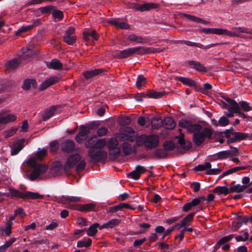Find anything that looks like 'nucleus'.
<instances>
[{
	"mask_svg": "<svg viewBox=\"0 0 252 252\" xmlns=\"http://www.w3.org/2000/svg\"><path fill=\"white\" fill-rule=\"evenodd\" d=\"M29 166L32 168L30 175V179L32 181L38 179L39 176L46 171L48 166L45 164H39L37 163L34 158H31L27 161Z\"/></svg>",
	"mask_w": 252,
	"mask_h": 252,
	"instance_id": "7ed1b4c3",
	"label": "nucleus"
},
{
	"mask_svg": "<svg viewBox=\"0 0 252 252\" xmlns=\"http://www.w3.org/2000/svg\"><path fill=\"white\" fill-rule=\"evenodd\" d=\"M175 123L173 119L167 117L164 119V127L166 129H171L175 126Z\"/></svg>",
	"mask_w": 252,
	"mask_h": 252,
	"instance_id": "79ce46f5",
	"label": "nucleus"
},
{
	"mask_svg": "<svg viewBox=\"0 0 252 252\" xmlns=\"http://www.w3.org/2000/svg\"><path fill=\"white\" fill-rule=\"evenodd\" d=\"M195 213H191L188 215L181 221L184 227L189 226L192 220L193 217L194 216Z\"/></svg>",
	"mask_w": 252,
	"mask_h": 252,
	"instance_id": "a18cd8bd",
	"label": "nucleus"
},
{
	"mask_svg": "<svg viewBox=\"0 0 252 252\" xmlns=\"http://www.w3.org/2000/svg\"><path fill=\"white\" fill-rule=\"evenodd\" d=\"M249 235L248 232H245L243 235H238L235 237V239L237 242L246 241L249 238Z\"/></svg>",
	"mask_w": 252,
	"mask_h": 252,
	"instance_id": "338daca9",
	"label": "nucleus"
},
{
	"mask_svg": "<svg viewBox=\"0 0 252 252\" xmlns=\"http://www.w3.org/2000/svg\"><path fill=\"white\" fill-rule=\"evenodd\" d=\"M102 69L97 68L91 70H88L84 72V75L86 79H90L97 75L101 73L103 71Z\"/></svg>",
	"mask_w": 252,
	"mask_h": 252,
	"instance_id": "cd10ccee",
	"label": "nucleus"
},
{
	"mask_svg": "<svg viewBox=\"0 0 252 252\" xmlns=\"http://www.w3.org/2000/svg\"><path fill=\"white\" fill-rule=\"evenodd\" d=\"M178 80L183 84L188 86H194L195 85V81L190 78L184 77H179Z\"/></svg>",
	"mask_w": 252,
	"mask_h": 252,
	"instance_id": "49530a36",
	"label": "nucleus"
},
{
	"mask_svg": "<svg viewBox=\"0 0 252 252\" xmlns=\"http://www.w3.org/2000/svg\"><path fill=\"white\" fill-rule=\"evenodd\" d=\"M138 54H145L148 53H153L159 52L162 51L159 48L153 47H137Z\"/></svg>",
	"mask_w": 252,
	"mask_h": 252,
	"instance_id": "393cba45",
	"label": "nucleus"
},
{
	"mask_svg": "<svg viewBox=\"0 0 252 252\" xmlns=\"http://www.w3.org/2000/svg\"><path fill=\"white\" fill-rule=\"evenodd\" d=\"M125 131V132L118 133L116 135L117 138L121 141H133L135 139L134 130L131 127H127Z\"/></svg>",
	"mask_w": 252,
	"mask_h": 252,
	"instance_id": "f8f14e48",
	"label": "nucleus"
},
{
	"mask_svg": "<svg viewBox=\"0 0 252 252\" xmlns=\"http://www.w3.org/2000/svg\"><path fill=\"white\" fill-rule=\"evenodd\" d=\"M74 32L75 28L73 27H69L65 32L63 37V41L69 45H73L76 40Z\"/></svg>",
	"mask_w": 252,
	"mask_h": 252,
	"instance_id": "9b49d317",
	"label": "nucleus"
},
{
	"mask_svg": "<svg viewBox=\"0 0 252 252\" xmlns=\"http://www.w3.org/2000/svg\"><path fill=\"white\" fill-rule=\"evenodd\" d=\"M95 206L96 205L94 203H90L83 205L69 204L68 208L82 212H87L94 211Z\"/></svg>",
	"mask_w": 252,
	"mask_h": 252,
	"instance_id": "ddd939ff",
	"label": "nucleus"
},
{
	"mask_svg": "<svg viewBox=\"0 0 252 252\" xmlns=\"http://www.w3.org/2000/svg\"><path fill=\"white\" fill-rule=\"evenodd\" d=\"M158 4L154 3H145L142 4H137L135 6L136 10L141 12L149 10L151 9L156 8Z\"/></svg>",
	"mask_w": 252,
	"mask_h": 252,
	"instance_id": "5701e85b",
	"label": "nucleus"
},
{
	"mask_svg": "<svg viewBox=\"0 0 252 252\" xmlns=\"http://www.w3.org/2000/svg\"><path fill=\"white\" fill-rule=\"evenodd\" d=\"M145 171L146 168L145 167L137 165L136 166L134 170L128 174V176L131 179L136 180L138 179L140 175L144 173Z\"/></svg>",
	"mask_w": 252,
	"mask_h": 252,
	"instance_id": "a211bd4d",
	"label": "nucleus"
},
{
	"mask_svg": "<svg viewBox=\"0 0 252 252\" xmlns=\"http://www.w3.org/2000/svg\"><path fill=\"white\" fill-rule=\"evenodd\" d=\"M125 207H127L126 203H120L118 205L110 207L109 209L108 212L110 213H114L120 210L123 208H125Z\"/></svg>",
	"mask_w": 252,
	"mask_h": 252,
	"instance_id": "c03bdc74",
	"label": "nucleus"
},
{
	"mask_svg": "<svg viewBox=\"0 0 252 252\" xmlns=\"http://www.w3.org/2000/svg\"><path fill=\"white\" fill-rule=\"evenodd\" d=\"M62 150L67 153H70L73 151L75 148V144L72 140H67L64 141L62 144Z\"/></svg>",
	"mask_w": 252,
	"mask_h": 252,
	"instance_id": "4be33fe9",
	"label": "nucleus"
},
{
	"mask_svg": "<svg viewBox=\"0 0 252 252\" xmlns=\"http://www.w3.org/2000/svg\"><path fill=\"white\" fill-rule=\"evenodd\" d=\"M225 135L227 138V143L230 144L246 139L248 137L249 134L230 130L226 131Z\"/></svg>",
	"mask_w": 252,
	"mask_h": 252,
	"instance_id": "6e6552de",
	"label": "nucleus"
},
{
	"mask_svg": "<svg viewBox=\"0 0 252 252\" xmlns=\"http://www.w3.org/2000/svg\"><path fill=\"white\" fill-rule=\"evenodd\" d=\"M47 154V151L45 149H40L38 148L37 152L36 154L35 157L34 158L35 159L36 161L37 160H41L43 159V158L46 156Z\"/></svg>",
	"mask_w": 252,
	"mask_h": 252,
	"instance_id": "58836bf2",
	"label": "nucleus"
},
{
	"mask_svg": "<svg viewBox=\"0 0 252 252\" xmlns=\"http://www.w3.org/2000/svg\"><path fill=\"white\" fill-rule=\"evenodd\" d=\"M229 187L226 186H218L214 189V192L220 195L221 194L227 195L230 193Z\"/></svg>",
	"mask_w": 252,
	"mask_h": 252,
	"instance_id": "c85d7f7f",
	"label": "nucleus"
},
{
	"mask_svg": "<svg viewBox=\"0 0 252 252\" xmlns=\"http://www.w3.org/2000/svg\"><path fill=\"white\" fill-rule=\"evenodd\" d=\"M35 83V81L34 80L27 79L24 81L22 87L24 90H28L30 89L32 86H33Z\"/></svg>",
	"mask_w": 252,
	"mask_h": 252,
	"instance_id": "864d4df0",
	"label": "nucleus"
},
{
	"mask_svg": "<svg viewBox=\"0 0 252 252\" xmlns=\"http://www.w3.org/2000/svg\"><path fill=\"white\" fill-rule=\"evenodd\" d=\"M107 147L110 151V154L114 158L120 156L121 149L118 146V142L116 137L110 138L107 143Z\"/></svg>",
	"mask_w": 252,
	"mask_h": 252,
	"instance_id": "1a4fd4ad",
	"label": "nucleus"
},
{
	"mask_svg": "<svg viewBox=\"0 0 252 252\" xmlns=\"http://www.w3.org/2000/svg\"><path fill=\"white\" fill-rule=\"evenodd\" d=\"M85 165V161L84 160H81L80 155L76 154L71 155L67 158V161L63 168L65 170H67L75 166L76 171L79 172L84 170Z\"/></svg>",
	"mask_w": 252,
	"mask_h": 252,
	"instance_id": "20e7f679",
	"label": "nucleus"
},
{
	"mask_svg": "<svg viewBox=\"0 0 252 252\" xmlns=\"http://www.w3.org/2000/svg\"><path fill=\"white\" fill-rule=\"evenodd\" d=\"M12 224V222H11L10 221H7L5 223V228L2 229L3 233H4L6 236H9L11 234Z\"/></svg>",
	"mask_w": 252,
	"mask_h": 252,
	"instance_id": "603ef678",
	"label": "nucleus"
},
{
	"mask_svg": "<svg viewBox=\"0 0 252 252\" xmlns=\"http://www.w3.org/2000/svg\"><path fill=\"white\" fill-rule=\"evenodd\" d=\"M134 54H138L137 47L129 48L126 50L121 51L118 56L121 58H126Z\"/></svg>",
	"mask_w": 252,
	"mask_h": 252,
	"instance_id": "6ab92c4d",
	"label": "nucleus"
},
{
	"mask_svg": "<svg viewBox=\"0 0 252 252\" xmlns=\"http://www.w3.org/2000/svg\"><path fill=\"white\" fill-rule=\"evenodd\" d=\"M185 17H187L188 19H189L191 21H194L196 23H202L203 24H206L207 22L204 20L199 18L198 17H195L194 16L189 15V14H186Z\"/></svg>",
	"mask_w": 252,
	"mask_h": 252,
	"instance_id": "3c124183",
	"label": "nucleus"
},
{
	"mask_svg": "<svg viewBox=\"0 0 252 252\" xmlns=\"http://www.w3.org/2000/svg\"><path fill=\"white\" fill-rule=\"evenodd\" d=\"M2 194L7 197L20 198L23 199H42L43 198V195L39 194L38 193L28 191H21L12 188L9 189L8 192H4L2 193Z\"/></svg>",
	"mask_w": 252,
	"mask_h": 252,
	"instance_id": "f03ea898",
	"label": "nucleus"
},
{
	"mask_svg": "<svg viewBox=\"0 0 252 252\" xmlns=\"http://www.w3.org/2000/svg\"><path fill=\"white\" fill-rule=\"evenodd\" d=\"M90 129L88 127H83L75 137V140L79 143H82L86 139L87 135L89 133Z\"/></svg>",
	"mask_w": 252,
	"mask_h": 252,
	"instance_id": "b1692460",
	"label": "nucleus"
},
{
	"mask_svg": "<svg viewBox=\"0 0 252 252\" xmlns=\"http://www.w3.org/2000/svg\"><path fill=\"white\" fill-rule=\"evenodd\" d=\"M59 81V78L56 76H52L50 78L46 79L39 86V89L41 90H44L47 89L49 86L54 84L58 82Z\"/></svg>",
	"mask_w": 252,
	"mask_h": 252,
	"instance_id": "aec40b11",
	"label": "nucleus"
},
{
	"mask_svg": "<svg viewBox=\"0 0 252 252\" xmlns=\"http://www.w3.org/2000/svg\"><path fill=\"white\" fill-rule=\"evenodd\" d=\"M22 55L18 59L16 58L12 60L5 64V67L7 70H13L17 68L22 60L30 59L32 55V51L29 48H25L22 49Z\"/></svg>",
	"mask_w": 252,
	"mask_h": 252,
	"instance_id": "39448f33",
	"label": "nucleus"
},
{
	"mask_svg": "<svg viewBox=\"0 0 252 252\" xmlns=\"http://www.w3.org/2000/svg\"><path fill=\"white\" fill-rule=\"evenodd\" d=\"M249 219L246 217H243L238 216L237 217V220L238 221L236 222V225L235 227L236 229L239 228L243 223H246L248 221Z\"/></svg>",
	"mask_w": 252,
	"mask_h": 252,
	"instance_id": "09e8293b",
	"label": "nucleus"
},
{
	"mask_svg": "<svg viewBox=\"0 0 252 252\" xmlns=\"http://www.w3.org/2000/svg\"><path fill=\"white\" fill-rule=\"evenodd\" d=\"M119 223L120 220L118 219H113L100 226L99 229H102L103 228H111L118 225L119 224Z\"/></svg>",
	"mask_w": 252,
	"mask_h": 252,
	"instance_id": "bb28decb",
	"label": "nucleus"
},
{
	"mask_svg": "<svg viewBox=\"0 0 252 252\" xmlns=\"http://www.w3.org/2000/svg\"><path fill=\"white\" fill-rule=\"evenodd\" d=\"M88 156L92 161H98L106 157V153L97 149H90L89 151Z\"/></svg>",
	"mask_w": 252,
	"mask_h": 252,
	"instance_id": "4468645a",
	"label": "nucleus"
},
{
	"mask_svg": "<svg viewBox=\"0 0 252 252\" xmlns=\"http://www.w3.org/2000/svg\"><path fill=\"white\" fill-rule=\"evenodd\" d=\"M92 244V240L89 238H85L81 240L78 241L77 243L78 248L89 247Z\"/></svg>",
	"mask_w": 252,
	"mask_h": 252,
	"instance_id": "f704fd0d",
	"label": "nucleus"
},
{
	"mask_svg": "<svg viewBox=\"0 0 252 252\" xmlns=\"http://www.w3.org/2000/svg\"><path fill=\"white\" fill-rule=\"evenodd\" d=\"M164 149L166 151L172 150L174 148V144L172 141H165L164 143Z\"/></svg>",
	"mask_w": 252,
	"mask_h": 252,
	"instance_id": "e2e57ef3",
	"label": "nucleus"
},
{
	"mask_svg": "<svg viewBox=\"0 0 252 252\" xmlns=\"http://www.w3.org/2000/svg\"><path fill=\"white\" fill-rule=\"evenodd\" d=\"M178 142L180 146L185 149L188 150L191 147L190 142L185 140L183 134H181L178 137Z\"/></svg>",
	"mask_w": 252,
	"mask_h": 252,
	"instance_id": "7c9ffc66",
	"label": "nucleus"
},
{
	"mask_svg": "<svg viewBox=\"0 0 252 252\" xmlns=\"http://www.w3.org/2000/svg\"><path fill=\"white\" fill-rule=\"evenodd\" d=\"M202 31L206 34H216L218 35H222L223 29L221 28H204Z\"/></svg>",
	"mask_w": 252,
	"mask_h": 252,
	"instance_id": "c756f323",
	"label": "nucleus"
},
{
	"mask_svg": "<svg viewBox=\"0 0 252 252\" xmlns=\"http://www.w3.org/2000/svg\"><path fill=\"white\" fill-rule=\"evenodd\" d=\"M52 16L55 19L60 21L63 18V13L59 10H54L52 12Z\"/></svg>",
	"mask_w": 252,
	"mask_h": 252,
	"instance_id": "bf43d9fd",
	"label": "nucleus"
},
{
	"mask_svg": "<svg viewBox=\"0 0 252 252\" xmlns=\"http://www.w3.org/2000/svg\"><path fill=\"white\" fill-rule=\"evenodd\" d=\"M56 110V106H52L50 108L47 109L43 115L42 119L43 121H46L51 118L54 114Z\"/></svg>",
	"mask_w": 252,
	"mask_h": 252,
	"instance_id": "2f4dec72",
	"label": "nucleus"
},
{
	"mask_svg": "<svg viewBox=\"0 0 252 252\" xmlns=\"http://www.w3.org/2000/svg\"><path fill=\"white\" fill-rule=\"evenodd\" d=\"M47 65L49 68L54 69H61L63 66L62 63L59 60L57 59L52 60L51 62Z\"/></svg>",
	"mask_w": 252,
	"mask_h": 252,
	"instance_id": "72a5a7b5",
	"label": "nucleus"
},
{
	"mask_svg": "<svg viewBox=\"0 0 252 252\" xmlns=\"http://www.w3.org/2000/svg\"><path fill=\"white\" fill-rule=\"evenodd\" d=\"M228 151H223L214 155V157L217 159H223L229 158Z\"/></svg>",
	"mask_w": 252,
	"mask_h": 252,
	"instance_id": "8fccbe9b",
	"label": "nucleus"
},
{
	"mask_svg": "<svg viewBox=\"0 0 252 252\" xmlns=\"http://www.w3.org/2000/svg\"><path fill=\"white\" fill-rule=\"evenodd\" d=\"M205 198L204 196H200L194 198L191 202L186 203L182 208V210L184 212H188L193 207L198 205L200 202L204 201Z\"/></svg>",
	"mask_w": 252,
	"mask_h": 252,
	"instance_id": "2eb2a0df",
	"label": "nucleus"
},
{
	"mask_svg": "<svg viewBox=\"0 0 252 252\" xmlns=\"http://www.w3.org/2000/svg\"><path fill=\"white\" fill-rule=\"evenodd\" d=\"M189 64L190 66H192L194 69L198 71L203 72L207 71L206 68L199 62L191 61L189 62Z\"/></svg>",
	"mask_w": 252,
	"mask_h": 252,
	"instance_id": "a878e982",
	"label": "nucleus"
},
{
	"mask_svg": "<svg viewBox=\"0 0 252 252\" xmlns=\"http://www.w3.org/2000/svg\"><path fill=\"white\" fill-rule=\"evenodd\" d=\"M179 126L190 132L193 133V141L197 146L202 144L205 139H210L213 134L211 128L202 127L198 124H192L186 120H181L179 122Z\"/></svg>",
	"mask_w": 252,
	"mask_h": 252,
	"instance_id": "f257e3e1",
	"label": "nucleus"
},
{
	"mask_svg": "<svg viewBox=\"0 0 252 252\" xmlns=\"http://www.w3.org/2000/svg\"><path fill=\"white\" fill-rule=\"evenodd\" d=\"M247 187L248 186L247 185H241L240 184H237L233 187H229V191H230V193L241 192L247 189Z\"/></svg>",
	"mask_w": 252,
	"mask_h": 252,
	"instance_id": "473e14b6",
	"label": "nucleus"
},
{
	"mask_svg": "<svg viewBox=\"0 0 252 252\" xmlns=\"http://www.w3.org/2000/svg\"><path fill=\"white\" fill-rule=\"evenodd\" d=\"M151 124L153 129H158L162 125V120L159 117H153L151 121Z\"/></svg>",
	"mask_w": 252,
	"mask_h": 252,
	"instance_id": "ea45409f",
	"label": "nucleus"
},
{
	"mask_svg": "<svg viewBox=\"0 0 252 252\" xmlns=\"http://www.w3.org/2000/svg\"><path fill=\"white\" fill-rule=\"evenodd\" d=\"M240 108L246 112H249L252 110V107L250 106L249 103L246 101H242L239 103Z\"/></svg>",
	"mask_w": 252,
	"mask_h": 252,
	"instance_id": "6e6d98bb",
	"label": "nucleus"
},
{
	"mask_svg": "<svg viewBox=\"0 0 252 252\" xmlns=\"http://www.w3.org/2000/svg\"><path fill=\"white\" fill-rule=\"evenodd\" d=\"M194 170L196 171H205L207 175H217L221 172V170L219 168L218 165L212 168V165L209 162H206L202 164H199L195 166L194 168Z\"/></svg>",
	"mask_w": 252,
	"mask_h": 252,
	"instance_id": "0eeeda50",
	"label": "nucleus"
},
{
	"mask_svg": "<svg viewBox=\"0 0 252 252\" xmlns=\"http://www.w3.org/2000/svg\"><path fill=\"white\" fill-rule=\"evenodd\" d=\"M84 39L86 41H88L90 40V37H92L94 39L97 40V36L96 34V32L95 31H84L83 32Z\"/></svg>",
	"mask_w": 252,
	"mask_h": 252,
	"instance_id": "4c0bfd02",
	"label": "nucleus"
},
{
	"mask_svg": "<svg viewBox=\"0 0 252 252\" xmlns=\"http://www.w3.org/2000/svg\"><path fill=\"white\" fill-rule=\"evenodd\" d=\"M225 101L226 107L228 110H232L235 113L238 111V109L240 108L239 105L234 100L229 98H226Z\"/></svg>",
	"mask_w": 252,
	"mask_h": 252,
	"instance_id": "412c9836",
	"label": "nucleus"
},
{
	"mask_svg": "<svg viewBox=\"0 0 252 252\" xmlns=\"http://www.w3.org/2000/svg\"><path fill=\"white\" fill-rule=\"evenodd\" d=\"M138 142L139 144H144L149 149L156 148L159 143L158 137L155 135H141L138 138Z\"/></svg>",
	"mask_w": 252,
	"mask_h": 252,
	"instance_id": "423d86ee",
	"label": "nucleus"
},
{
	"mask_svg": "<svg viewBox=\"0 0 252 252\" xmlns=\"http://www.w3.org/2000/svg\"><path fill=\"white\" fill-rule=\"evenodd\" d=\"M234 237V234H229L227 236L222 237L217 243V245L220 246L225 244V243L230 241Z\"/></svg>",
	"mask_w": 252,
	"mask_h": 252,
	"instance_id": "5fc2aeb1",
	"label": "nucleus"
},
{
	"mask_svg": "<svg viewBox=\"0 0 252 252\" xmlns=\"http://www.w3.org/2000/svg\"><path fill=\"white\" fill-rule=\"evenodd\" d=\"M97 138L95 137H92L89 139L85 143L87 148L94 149L95 147Z\"/></svg>",
	"mask_w": 252,
	"mask_h": 252,
	"instance_id": "de8ad7c7",
	"label": "nucleus"
},
{
	"mask_svg": "<svg viewBox=\"0 0 252 252\" xmlns=\"http://www.w3.org/2000/svg\"><path fill=\"white\" fill-rule=\"evenodd\" d=\"M106 141L105 139H97L95 148L101 149L103 148L106 145Z\"/></svg>",
	"mask_w": 252,
	"mask_h": 252,
	"instance_id": "0e129e2a",
	"label": "nucleus"
},
{
	"mask_svg": "<svg viewBox=\"0 0 252 252\" xmlns=\"http://www.w3.org/2000/svg\"><path fill=\"white\" fill-rule=\"evenodd\" d=\"M16 241L15 238H12L7 241L5 244L0 247V249L2 250H6L7 248L10 247Z\"/></svg>",
	"mask_w": 252,
	"mask_h": 252,
	"instance_id": "69168bd1",
	"label": "nucleus"
},
{
	"mask_svg": "<svg viewBox=\"0 0 252 252\" xmlns=\"http://www.w3.org/2000/svg\"><path fill=\"white\" fill-rule=\"evenodd\" d=\"M99 224L98 223H95L91 225L88 229H86L87 235L90 236H94L97 231V227H99Z\"/></svg>",
	"mask_w": 252,
	"mask_h": 252,
	"instance_id": "e433bc0d",
	"label": "nucleus"
},
{
	"mask_svg": "<svg viewBox=\"0 0 252 252\" xmlns=\"http://www.w3.org/2000/svg\"><path fill=\"white\" fill-rule=\"evenodd\" d=\"M146 83V78L142 75L137 77L136 85L137 88H140L142 85Z\"/></svg>",
	"mask_w": 252,
	"mask_h": 252,
	"instance_id": "052dcab7",
	"label": "nucleus"
},
{
	"mask_svg": "<svg viewBox=\"0 0 252 252\" xmlns=\"http://www.w3.org/2000/svg\"><path fill=\"white\" fill-rule=\"evenodd\" d=\"M50 150L52 152H56L59 148V144L57 141H53L49 144Z\"/></svg>",
	"mask_w": 252,
	"mask_h": 252,
	"instance_id": "774afa93",
	"label": "nucleus"
},
{
	"mask_svg": "<svg viewBox=\"0 0 252 252\" xmlns=\"http://www.w3.org/2000/svg\"><path fill=\"white\" fill-rule=\"evenodd\" d=\"M127 38L132 42H137L139 43H143V39L142 37L137 36L135 34L129 35Z\"/></svg>",
	"mask_w": 252,
	"mask_h": 252,
	"instance_id": "13d9d810",
	"label": "nucleus"
},
{
	"mask_svg": "<svg viewBox=\"0 0 252 252\" xmlns=\"http://www.w3.org/2000/svg\"><path fill=\"white\" fill-rule=\"evenodd\" d=\"M17 117L13 114L8 113L6 112L0 113V124H6L16 121Z\"/></svg>",
	"mask_w": 252,
	"mask_h": 252,
	"instance_id": "dca6fc26",
	"label": "nucleus"
},
{
	"mask_svg": "<svg viewBox=\"0 0 252 252\" xmlns=\"http://www.w3.org/2000/svg\"><path fill=\"white\" fill-rule=\"evenodd\" d=\"M38 23V21H35L32 25H31L25 27H22L19 29L17 30V31L16 32V34L18 35L20 33L24 32L27 31H30L31 30L34 26H35L37 25Z\"/></svg>",
	"mask_w": 252,
	"mask_h": 252,
	"instance_id": "37998d69",
	"label": "nucleus"
},
{
	"mask_svg": "<svg viewBox=\"0 0 252 252\" xmlns=\"http://www.w3.org/2000/svg\"><path fill=\"white\" fill-rule=\"evenodd\" d=\"M123 151L126 155H129L132 152L131 145L127 142H124L123 145Z\"/></svg>",
	"mask_w": 252,
	"mask_h": 252,
	"instance_id": "4d7b16f0",
	"label": "nucleus"
},
{
	"mask_svg": "<svg viewBox=\"0 0 252 252\" xmlns=\"http://www.w3.org/2000/svg\"><path fill=\"white\" fill-rule=\"evenodd\" d=\"M222 32L223 35H227L230 37H240L241 33H251L252 31L243 27H233L232 29V31L223 29Z\"/></svg>",
	"mask_w": 252,
	"mask_h": 252,
	"instance_id": "9d476101",
	"label": "nucleus"
},
{
	"mask_svg": "<svg viewBox=\"0 0 252 252\" xmlns=\"http://www.w3.org/2000/svg\"><path fill=\"white\" fill-rule=\"evenodd\" d=\"M246 168L245 166H237L231 169H230L226 171L223 172L220 176L221 177H223L226 175L232 174L241 170H244Z\"/></svg>",
	"mask_w": 252,
	"mask_h": 252,
	"instance_id": "a19ab883",
	"label": "nucleus"
},
{
	"mask_svg": "<svg viewBox=\"0 0 252 252\" xmlns=\"http://www.w3.org/2000/svg\"><path fill=\"white\" fill-rule=\"evenodd\" d=\"M65 201L68 203H70L71 202H80L81 201L80 197L77 196H67L65 198Z\"/></svg>",
	"mask_w": 252,
	"mask_h": 252,
	"instance_id": "680f3d73",
	"label": "nucleus"
},
{
	"mask_svg": "<svg viewBox=\"0 0 252 252\" xmlns=\"http://www.w3.org/2000/svg\"><path fill=\"white\" fill-rule=\"evenodd\" d=\"M165 94V92H156L153 91H148L146 95L150 98H158L162 97Z\"/></svg>",
	"mask_w": 252,
	"mask_h": 252,
	"instance_id": "c9c22d12",
	"label": "nucleus"
},
{
	"mask_svg": "<svg viewBox=\"0 0 252 252\" xmlns=\"http://www.w3.org/2000/svg\"><path fill=\"white\" fill-rule=\"evenodd\" d=\"M24 140H16L14 142L11 148V155H16L24 147Z\"/></svg>",
	"mask_w": 252,
	"mask_h": 252,
	"instance_id": "f3484780",
	"label": "nucleus"
}]
</instances>
